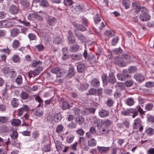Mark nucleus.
<instances>
[{
  "label": "nucleus",
  "mask_w": 154,
  "mask_h": 154,
  "mask_svg": "<svg viewBox=\"0 0 154 154\" xmlns=\"http://www.w3.org/2000/svg\"><path fill=\"white\" fill-rule=\"evenodd\" d=\"M21 122V121L19 119H14L11 122V124L13 126H17L20 124Z\"/></svg>",
  "instance_id": "2f4dec72"
},
{
  "label": "nucleus",
  "mask_w": 154,
  "mask_h": 154,
  "mask_svg": "<svg viewBox=\"0 0 154 154\" xmlns=\"http://www.w3.org/2000/svg\"><path fill=\"white\" fill-rule=\"evenodd\" d=\"M8 118L5 116L0 117V123H7L9 120Z\"/></svg>",
  "instance_id": "a18cd8bd"
},
{
  "label": "nucleus",
  "mask_w": 154,
  "mask_h": 154,
  "mask_svg": "<svg viewBox=\"0 0 154 154\" xmlns=\"http://www.w3.org/2000/svg\"><path fill=\"white\" fill-rule=\"evenodd\" d=\"M81 113L83 115H87L90 113V111L88 108L84 109L82 110Z\"/></svg>",
  "instance_id": "052dcab7"
},
{
  "label": "nucleus",
  "mask_w": 154,
  "mask_h": 154,
  "mask_svg": "<svg viewBox=\"0 0 154 154\" xmlns=\"http://www.w3.org/2000/svg\"><path fill=\"white\" fill-rule=\"evenodd\" d=\"M34 114L36 116L40 117L44 114L43 111L39 109H37L34 111Z\"/></svg>",
  "instance_id": "c756f323"
},
{
  "label": "nucleus",
  "mask_w": 154,
  "mask_h": 154,
  "mask_svg": "<svg viewBox=\"0 0 154 154\" xmlns=\"http://www.w3.org/2000/svg\"><path fill=\"white\" fill-rule=\"evenodd\" d=\"M119 39V38L117 36L114 37L111 41V44L113 46L115 45L117 43Z\"/></svg>",
  "instance_id": "5fc2aeb1"
},
{
  "label": "nucleus",
  "mask_w": 154,
  "mask_h": 154,
  "mask_svg": "<svg viewBox=\"0 0 154 154\" xmlns=\"http://www.w3.org/2000/svg\"><path fill=\"white\" fill-rule=\"evenodd\" d=\"M129 72L130 73H133L137 70V68L135 66H130L128 69Z\"/></svg>",
  "instance_id": "e2e57ef3"
},
{
  "label": "nucleus",
  "mask_w": 154,
  "mask_h": 154,
  "mask_svg": "<svg viewBox=\"0 0 154 154\" xmlns=\"http://www.w3.org/2000/svg\"><path fill=\"white\" fill-rule=\"evenodd\" d=\"M51 71L53 73L56 74L57 77L59 78L62 76L63 74L66 72V71L58 67H54L51 69Z\"/></svg>",
  "instance_id": "f257e3e1"
},
{
  "label": "nucleus",
  "mask_w": 154,
  "mask_h": 154,
  "mask_svg": "<svg viewBox=\"0 0 154 154\" xmlns=\"http://www.w3.org/2000/svg\"><path fill=\"white\" fill-rule=\"evenodd\" d=\"M122 50L120 48H117L114 49L112 51V52L115 54H118L122 53Z\"/></svg>",
  "instance_id": "09e8293b"
},
{
  "label": "nucleus",
  "mask_w": 154,
  "mask_h": 154,
  "mask_svg": "<svg viewBox=\"0 0 154 154\" xmlns=\"http://www.w3.org/2000/svg\"><path fill=\"white\" fill-rule=\"evenodd\" d=\"M9 130V128L5 125H2L0 128V130L3 133L8 132Z\"/></svg>",
  "instance_id": "4c0bfd02"
},
{
  "label": "nucleus",
  "mask_w": 154,
  "mask_h": 154,
  "mask_svg": "<svg viewBox=\"0 0 154 154\" xmlns=\"http://www.w3.org/2000/svg\"><path fill=\"white\" fill-rule=\"evenodd\" d=\"M9 11L12 14H16L18 13V8L17 6L14 5H12L10 6Z\"/></svg>",
  "instance_id": "0eeeda50"
},
{
  "label": "nucleus",
  "mask_w": 154,
  "mask_h": 154,
  "mask_svg": "<svg viewBox=\"0 0 154 154\" xmlns=\"http://www.w3.org/2000/svg\"><path fill=\"white\" fill-rule=\"evenodd\" d=\"M63 127L61 125H58L56 129V132L58 133H61L63 130Z\"/></svg>",
  "instance_id": "603ef678"
},
{
  "label": "nucleus",
  "mask_w": 154,
  "mask_h": 154,
  "mask_svg": "<svg viewBox=\"0 0 154 154\" xmlns=\"http://www.w3.org/2000/svg\"><path fill=\"white\" fill-rule=\"evenodd\" d=\"M78 142H75L73 144L71 145L70 148L73 151H76L77 150V147L78 146Z\"/></svg>",
  "instance_id": "bf43d9fd"
},
{
  "label": "nucleus",
  "mask_w": 154,
  "mask_h": 154,
  "mask_svg": "<svg viewBox=\"0 0 154 154\" xmlns=\"http://www.w3.org/2000/svg\"><path fill=\"white\" fill-rule=\"evenodd\" d=\"M141 125V122L140 120L137 118L134 120V122L133 124V128L134 129H137L139 126H140Z\"/></svg>",
  "instance_id": "4468645a"
},
{
  "label": "nucleus",
  "mask_w": 154,
  "mask_h": 154,
  "mask_svg": "<svg viewBox=\"0 0 154 154\" xmlns=\"http://www.w3.org/2000/svg\"><path fill=\"white\" fill-rule=\"evenodd\" d=\"M75 34L78 39L81 42H83L85 41V37L81 33L79 32H75Z\"/></svg>",
  "instance_id": "6ab92c4d"
},
{
  "label": "nucleus",
  "mask_w": 154,
  "mask_h": 154,
  "mask_svg": "<svg viewBox=\"0 0 154 154\" xmlns=\"http://www.w3.org/2000/svg\"><path fill=\"white\" fill-rule=\"evenodd\" d=\"M68 50L67 48H63L62 49L63 54L62 56V59L63 60H65L68 57V55L67 54V51Z\"/></svg>",
  "instance_id": "b1692460"
},
{
  "label": "nucleus",
  "mask_w": 154,
  "mask_h": 154,
  "mask_svg": "<svg viewBox=\"0 0 154 154\" xmlns=\"http://www.w3.org/2000/svg\"><path fill=\"white\" fill-rule=\"evenodd\" d=\"M91 85L93 87H98L100 85V82L98 79H92L90 83Z\"/></svg>",
  "instance_id": "a211bd4d"
},
{
  "label": "nucleus",
  "mask_w": 154,
  "mask_h": 154,
  "mask_svg": "<svg viewBox=\"0 0 154 154\" xmlns=\"http://www.w3.org/2000/svg\"><path fill=\"white\" fill-rule=\"evenodd\" d=\"M82 57V55L81 54H72L71 55V57L72 59L73 60H80Z\"/></svg>",
  "instance_id": "a878e982"
},
{
  "label": "nucleus",
  "mask_w": 154,
  "mask_h": 154,
  "mask_svg": "<svg viewBox=\"0 0 154 154\" xmlns=\"http://www.w3.org/2000/svg\"><path fill=\"white\" fill-rule=\"evenodd\" d=\"M88 60L91 63H94L96 62V59L95 55L92 54L88 55Z\"/></svg>",
  "instance_id": "dca6fc26"
},
{
  "label": "nucleus",
  "mask_w": 154,
  "mask_h": 154,
  "mask_svg": "<svg viewBox=\"0 0 154 154\" xmlns=\"http://www.w3.org/2000/svg\"><path fill=\"white\" fill-rule=\"evenodd\" d=\"M132 7L134 9L136 10V12L137 13L140 11V4L137 2H135L132 4Z\"/></svg>",
  "instance_id": "f3484780"
},
{
  "label": "nucleus",
  "mask_w": 154,
  "mask_h": 154,
  "mask_svg": "<svg viewBox=\"0 0 154 154\" xmlns=\"http://www.w3.org/2000/svg\"><path fill=\"white\" fill-rule=\"evenodd\" d=\"M145 86L148 88L152 87L154 86V83L151 82H147L146 83Z\"/></svg>",
  "instance_id": "0e129e2a"
},
{
  "label": "nucleus",
  "mask_w": 154,
  "mask_h": 154,
  "mask_svg": "<svg viewBox=\"0 0 154 154\" xmlns=\"http://www.w3.org/2000/svg\"><path fill=\"white\" fill-rule=\"evenodd\" d=\"M47 21L50 26H53L56 21V19L53 17L48 16L47 18Z\"/></svg>",
  "instance_id": "9b49d317"
},
{
  "label": "nucleus",
  "mask_w": 154,
  "mask_h": 154,
  "mask_svg": "<svg viewBox=\"0 0 154 154\" xmlns=\"http://www.w3.org/2000/svg\"><path fill=\"white\" fill-rule=\"evenodd\" d=\"M122 59L121 57H117L115 58L114 62L115 63L120 66H124L125 65V63Z\"/></svg>",
  "instance_id": "20e7f679"
},
{
  "label": "nucleus",
  "mask_w": 154,
  "mask_h": 154,
  "mask_svg": "<svg viewBox=\"0 0 154 154\" xmlns=\"http://www.w3.org/2000/svg\"><path fill=\"white\" fill-rule=\"evenodd\" d=\"M133 57L131 54H125L122 55L123 58L125 60L128 59V60H130V61H131V59L133 58Z\"/></svg>",
  "instance_id": "ea45409f"
},
{
  "label": "nucleus",
  "mask_w": 154,
  "mask_h": 154,
  "mask_svg": "<svg viewBox=\"0 0 154 154\" xmlns=\"http://www.w3.org/2000/svg\"><path fill=\"white\" fill-rule=\"evenodd\" d=\"M145 133L149 135H151L154 134V129L149 128L146 129L145 131Z\"/></svg>",
  "instance_id": "a19ab883"
},
{
  "label": "nucleus",
  "mask_w": 154,
  "mask_h": 154,
  "mask_svg": "<svg viewBox=\"0 0 154 154\" xmlns=\"http://www.w3.org/2000/svg\"><path fill=\"white\" fill-rule=\"evenodd\" d=\"M85 69V66L84 63H79L77 66V69L79 72L82 73Z\"/></svg>",
  "instance_id": "6e6552de"
},
{
  "label": "nucleus",
  "mask_w": 154,
  "mask_h": 154,
  "mask_svg": "<svg viewBox=\"0 0 154 154\" xmlns=\"http://www.w3.org/2000/svg\"><path fill=\"white\" fill-rule=\"evenodd\" d=\"M140 20L143 21H147L149 20L150 16L147 14H141L140 16Z\"/></svg>",
  "instance_id": "9d476101"
},
{
  "label": "nucleus",
  "mask_w": 154,
  "mask_h": 154,
  "mask_svg": "<svg viewBox=\"0 0 154 154\" xmlns=\"http://www.w3.org/2000/svg\"><path fill=\"white\" fill-rule=\"evenodd\" d=\"M134 77L137 82H142L145 79L144 75L140 73L135 74Z\"/></svg>",
  "instance_id": "423d86ee"
},
{
  "label": "nucleus",
  "mask_w": 154,
  "mask_h": 154,
  "mask_svg": "<svg viewBox=\"0 0 154 154\" xmlns=\"http://www.w3.org/2000/svg\"><path fill=\"white\" fill-rule=\"evenodd\" d=\"M6 27H12L13 25L14 24V22L11 20H6Z\"/></svg>",
  "instance_id": "4d7b16f0"
},
{
  "label": "nucleus",
  "mask_w": 154,
  "mask_h": 154,
  "mask_svg": "<svg viewBox=\"0 0 154 154\" xmlns=\"http://www.w3.org/2000/svg\"><path fill=\"white\" fill-rule=\"evenodd\" d=\"M88 146H89L91 147H94L96 145L97 141L94 138H92L88 140Z\"/></svg>",
  "instance_id": "5701e85b"
},
{
  "label": "nucleus",
  "mask_w": 154,
  "mask_h": 154,
  "mask_svg": "<svg viewBox=\"0 0 154 154\" xmlns=\"http://www.w3.org/2000/svg\"><path fill=\"white\" fill-rule=\"evenodd\" d=\"M99 114L101 118H105L108 116L109 114V111L104 109H102L99 112Z\"/></svg>",
  "instance_id": "1a4fd4ad"
},
{
  "label": "nucleus",
  "mask_w": 154,
  "mask_h": 154,
  "mask_svg": "<svg viewBox=\"0 0 154 154\" xmlns=\"http://www.w3.org/2000/svg\"><path fill=\"white\" fill-rule=\"evenodd\" d=\"M36 13H33L29 14L27 17L28 19L29 20H32L35 18Z\"/></svg>",
  "instance_id": "37998d69"
},
{
  "label": "nucleus",
  "mask_w": 154,
  "mask_h": 154,
  "mask_svg": "<svg viewBox=\"0 0 154 154\" xmlns=\"http://www.w3.org/2000/svg\"><path fill=\"white\" fill-rule=\"evenodd\" d=\"M130 76L128 74V72L126 69H123L122 73H118L117 75V79L121 81H125L126 78L130 77Z\"/></svg>",
  "instance_id": "f03ea898"
},
{
  "label": "nucleus",
  "mask_w": 154,
  "mask_h": 154,
  "mask_svg": "<svg viewBox=\"0 0 154 154\" xmlns=\"http://www.w3.org/2000/svg\"><path fill=\"white\" fill-rule=\"evenodd\" d=\"M105 34L109 37H111L114 35L115 32L112 30H108L106 32Z\"/></svg>",
  "instance_id": "de8ad7c7"
},
{
  "label": "nucleus",
  "mask_w": 154,
  "mask_h": 154,
  "mask_svg": "<svg viewBox=\"0 0 154 154\" xmlns=\"http://www.w3.org/2000/svg\"><path fill=\"white\" fill-rule=\"evenodd\" d=\"M19 100L16 98H13L11 101V103L12 106L14 107H17L19 105Z\"/></svg>",
  "instance_id": "cd10ccee"
},
{
  "label": "nucleus",
  "mask_w": 154,
  "mask_h": 154,
  "mask_svg": "<svg viewBox=\"0 0 154 154\" xmlns=\"http://www.w3.org/2000/svg\"><path fill=\"white\" fill-rule=\"evenodd\" d=\"M75 74V71L74 68L71 67L69 68L66 77L67 78H71L74 76Z\"/></svg>",
  "instance_id": "39448f33"
},
{
  "label": "nucleus",
  "mask_w": 154,
  "mask_h": 154,
  "mask_svg": "<svg viewBox=\"0 0 154 154\" xmlns=\"http://www.w3.org/2000/svg\"><path fill=\"white\" fill-rule=\"evenodd\" d=\"M89 86V85L86 83H85L82 84H80L78 88L80 91L85 90L88 88Z\"/></svg>",
  "instance_id": "c85d7f7f"
},
{
  "label": "nucleus",
  "mask_w": 154,
  "mask_h": 154,
  "mask_svg": "<svg viewBox=\"0 0 154 154\" xmlns=\"http://www.w3.org/2000/svg\"><path fill=\"white\" fill-rule=\"evenodd\" d=\"M79 46L77 44H75L70 46L69 48V51L72 52H75L79 49Z\"/></svg>",
  "instance_id": "412c9836"
},
{
  "label": "nucleus",
  "mask_w": 154,
  "mask_h": 154,
  "mask_svg": "<svg viewBox=\"0 0 154 154\" xmlns=\"http://www.w3.org/2000/svg\"><path fill=\"white\" fill-rule=\"evenodd\" d=\"M28 37L29 39L31 40H35L36 37L35 35L32 33H30L28 35Z\"/></svg>",
  "instance_id": "338daca9"
},
{
  "label": "nucleus",
  "mask_w": 154,
  "mask_h": 154,
  "mask_svg": "<svg viewBox=\"0 0 154 154\" xmlns=\"http://www.w3.org/2000/svg\"><path fill=\"white\" fill-rule=\"evenodd\" d=\"M69 36L68 38V41L69 42L73 43L75 42L76 41V39L74 36L72 35V33L70 31H69L68 32Z\"/></svg>",
  "instance_id": "4be33fe9"
},
{
  "label": "nucleus",
  "mask_w": 154,
  "mask_h": 154,
  "mask_svg": "<svg viewBox=\"0 0 154 154\" xmlns=\"http://www.w3.org/2000/svg\"><path fill=\"white\" fill-rule=\"evenodd\" d=\"M17 75V72L14 69H10L8 75L11 78H14Z\"/></svg>",
  "instance_id": "f704fd0d"
},
{
  "label": "nucleus",
  "mask_w": 154,
  "mask_h": 154,
  "mask_svg": "<svg viewBox=\"0 0 154 154\" xmlns=\"http://www.w3.org/2000/svg\"><path fill=\"white\" fill-rule=\"evenodd\" d=\"M20 3L24 7H27L29 6V2L26 0H20Z\"/></svg>",
  "instance_id": "6e6d98bb"
},
{
  "label": "nucleus",
  "mask_w": 154,
  "mask_h": 154,
  "mask_svg": "<svg viewBox=\"0 0 154 154\" xmlns=\"http://www.w3.org/2000/svg\"><path fill=\"white\" fill-rule=\"evenodd\" d=\"M106 103L108 106L111 107L113 104L114 102L112 99H110L107 100Z\"/></svg>",
  "instance_id": "69168bd1"
},
{
  "label": "nucleus",
  "mask_w": 154,
  "mask_h": 154,
  "mask_svg": "<svg viewBox=\"0 0 154 154\" xmlns=\"http://www.w3.org/2000/svg\"><path fill=\"white\" fill-rule=\"evenodd\" d=\"M75 121L79 125H81L84 122L85 119L82 116H79L76 118Z\"/></svg>",
  "instance_id": "393cba45"
},
{
  "label": "nucleus",
  "mask_w": 154,
  "mask_h": 154,
  "mask_svg": "<svg viewBox=\"0 0 154 154\" xmlns=\"http://www.w3.org/2000/svg\"><path fill=\"white\" fill-rule=\"evenodd\" d=\"M35 47L39 51H42L44 48V46L42 44L37 45L35 46Z\"/></svg>",
  "instance_id": "680f3d73"
},
{
  "label": "nucleus",
  "mask_w": 154,
  "mask_h": 154,
  "mask_svg": "<svg viewBox=\"0 0 154 154\" xmlns=\"http://www.w3.org/2000/svg\"><path fill=\"white\" fill-rule=\"evenodd\" d=\"M29 109L28 106L26 105H23V106L17 110L18 114V116H20L23 115L24 111H27L29 110Z\"/></svg>",
  "instance_id": "7ed1b4c3"
},
{
  "label": "nucleus",
  "mask_w": 154,
  "mask_h": 154,
  "mask_svg": "<svg viewBox=\"0 0 154 154\" xmlns=\"http://www.w3.org/2000/svg\"><path fill=\"white\" fill-rule=\"evenodd\" d=\"M22 78L20 75H18L15 80V82L17 85H20L22 83Z\"/></svg>",
  "instance_id": "c03bdc74"
},
{
  "label": "nucleus",
  "mask_w": 154,
  "mask_h": 154,
  "mask_svg": "<svg viewBox=\"0 0 154 154\" xmlns=\"http://www.w3.org/2000/svg\"><path fill=\"white\" fill-rule=\"evenodd\" d=\"M153 105L151 103H149L146 105L145 106V109L147 110H150L152 109L153 108Z\"/></svg>",
  "instance_id": "774afa93"
},
{
  "label": "nucleus",
  "mask_w": 154,
  "mask_h": 154,
  "mask_svg": "<svg viewBox=\"0 0 154 154\" xmlns=\"http://www.w3.org/2000/svg\"><path fill=\"white\" fill-rule=\"evenodd\" d=\"M122 3L125 9H128L130 8L131 3L129 0H123Z\"/></svg>",
  "instance_id": "bb28decb"
},
{
  "label": "nucleus",
  "mask_w": 154,
  "mask_h": 154,
  "mask_svg": "<svg viewBox=\"0 0 154 154\" xmlns=\"http://www.w3.org/2000/svg\"><path fill=\"white\" fill-rule=\"evenodd\" d=\"M56 147L58 151L62 150L64 147V145L62 144L61 142L59 141H57L55 142Z\"/></svg>",
  "instance_id": "aec40b11"
},
{
  "label": "nucleus",
  "mask_w": 154,
  "mask_h": 154,
  "mask_svg": "<svg viewBox=\"0 0 154 154\" xmlns=\"http://www.w3.org/2000/svg\"><path fill=\"white\" fill-rule=\"evenodd\" d=\"M42 62L41 61H38L36 60L33 61L32 64V66L35 68H38L39 66L41 65Z\"/></svg>",
  "instance_id": "58836bf2"
},
{
  "label": "nucleus",
  "mask_w": 154,
  "mask_h": 154,
  "mask_svg": "<svg viewBox=\"0 0 154 154\" xmlns=\"http://www.w3.org/2000/svg\"><path fill=\"white\" fill-rule=\"evenodd\" d=\"M35 101L39 103L38 105V106H40L41 104L43 103V100L40 98L39 96H36L35 98Z\"/></svg>",
  "instance_id": "864d4df0"
},
{
  "label": "nucleus",
  "mask_w": 154,
  "mask_h": 154,
  "mask_svg": "<svg viewBox=\"0 0 154 154\" xmlns=\"http://www.w3.org/2000/svg\"><path fill=\"white\" fill-rule=\"evenodd\" d=\"M116 79L113 72L109 74V82L111 84H113L116 82Z\"/></svg>",
  "instance_id": "2eb2a0df"
},
{
  "label": "nucleus",
  "mask_w": 154,
  "mask_h": 154,
  "mask_svg": "<svg viewBox=\"0 0 154 154\" xmlns=\"http://www.w3.org/2000/svg\"><path fill=\"white\" fill-rule=\"evenodd\" d=\"M62 119V117L61 114L59 113L55 115L54 116V120L56 122H58L60 121Z\"/></svg>",
  "instance_id": "c9c22d12"
},
{
  "label": "nucleus",
  "mask_w": 154,
  "mask_h": 154,
  "mask_svg": "<svg viewBox=\"0 0 154 154\" xmlns=\"http://www.w3.org/2000/svg\"><path fill=\"white\" fill-rule=\"evenodd\" d=\"M103 123L106 127H108L112 125V122L110 120L106 119L104 121Z\"/></svg>",
  "instance_id": "79ce46f5"
},
{
  "label": "nucleus",
  "mask_w": 154,
  "mask_h": 154,
  "mask_svg": "<svg viewBox=\"0 0 154 154\" xmlns=\"http://www.w3.org/2000/svg\"><path fill=\"white\" fill-rule=\"evenodd\" d=\"M62 104V107L64 110L69 109L71 107V106L69 105L68 102L66 101H63Z\"/></svg>",
  "instance_id": "72a5a7b5"
},
{
  "label": "nucleus",
  "mask_w": 154,
  "mask_h": 154,
  "mask_svg": "<svg viewBox=\"0 0 154 154\" xmlns=\"http://www.w3.org/2000/svg\"><path fill=\"white\" fill-rule=\"evenodd\" d=\"M32 137L34 139H37L39 136V133L38 131H33L32 134Z\"/></svg>",
  "instance_id": "3c124183"
},
{
  "label": "nucleus",
  "mask_w": 154,
  "mask_h": 154,
  "mask_svg": "<svg viewBox=\"0 0 154 154\" xmlns=\"http://www.w3.org/2000/svg\"><path fill=\"white\" fill-rule=\"evenodd\" d=\"M97 149L100 152L102 153H106L109 151V148L103 146H97Z\"/></svg>",
  "instance_id": "ddd939ff"
},
{
  "label": "nucleus",
  "mask_w": 154,
  "mask_h": 154,
  "mask_svg": "<svg viewBox=\"0 0 154 154\" xmlns=\"http://www.w3.org/2000/svg\"><path fill=\"white\" fill-rule=\"evenodd\" d=\"M20 33V30L17 28L13 29L11 32V35L13 37L17 36Z\"/></svg>",
  "instance_id": "473e14b6"
},
{
  "label": "nucleus",
  "mask_w": 154,
  "mask_h": 154,
  "mask_svg": "<svg viewBox=\"0 0 154 154\" xmlns=\"http://www.w3.org/2000/svg\"><path fill=\"white\" fill-rule=\"evenodd\" d=\"M134 101L132 98H129L126 100V103L129 106H131L134 104Z\"/></svg>",
  "instance_id": "e433bc0d"
},
{
  "label": "nucleus",
  "mask_w": 154,
  "mask_h": 154,
  "mask_svg": "<svg viewBox=\"0 0 154 154\" xmlns=\"http://www.w3.org/2000/svg\"><path fill=\"white\" fill-rule=\"evenodd\" d=\"M19 42L17 40H15L13 42L12 47L16 49L19 47Z\"/></svg>",
  "instance_id": "8fccbe9b"
},
{
  "label": "nucleus",
  "mask_w": 154,
  "mask_h": 154,
  "mask_svg": "<svg viewBox=\"0 0 154 154\" xmlns=\"http://www.w3.org/2000/svg\"><path fill=\"white\" fill-rule=\"evenodd\" d=\"M74 138V136L72 134H71L66 137V141L68 143H71L73 141Z\"/></svg>",
  "instance_id": "7c9ffc66"
},
{
  "label": "nucleus",
  "mask_w": 154,
  "mask_h": 154,
  "mask_svg": "<svg viewBox=\"0 0 154 154\" xmlns=\"http://www.w3.org/2000/svg\"><path fill=\"white\" fill-rule=\"evenodd\" d=\"M40 5L43 7H47L48 6L49 4L47 0H42L40 2Z\"/></svg>",
  "instance_id": "49530a36"
},
{
  "label": "nucleus",
  "mask_w": 154,
  "mask_h": 154,
  "mask_svg": "<svg viewBox=\"0 0 154 154\" xmlns=\"http://www.w3.org/2000/svg\"><path fill=\"white\" fill-rule=\"evenodd\" d=\"M92 122L94 124H98L99 123L100 120L95 116H93L92 117Z\"/></svg>",
  "instance_id": "13d9d810"
},
{
  "label": "nucleus",
  "mask_w": 154,
  "mask_h": 154,
  "mask_svg": "<svg viewBox=\"0 0 154 154\" xmlns=\"http://www.w3.org/2000/svg\"><path fill=\"white\" fill-rule=\"evenodd\" d=\"M20 96L21 99L23 100H26L29 98V100H32V97H29L28 93L24 91H22L20 93Z\"/></svg>",
  "instance_id": "f8f14e48"
}]
</instances>
